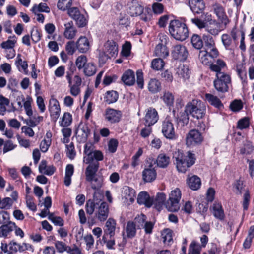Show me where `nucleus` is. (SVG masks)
Masks as SVG:
<instances>
[{
	"mask_svg": "<svg viewBox=\"0 0 254 254\" xmlns=\"http://www.w3.org/2000/svg\"><path fill=\"white\" fill-rule=\"evenodd\" d=\"M16 43V37L15 35L9 36L8 39L1 43L0 46L2 48L5 49H13Z\"/></svg>",
	"mask_w": 254,
	"mask_h": 254,
	"instance_id": "obj_47",
	"label": "nucleus"
},
{
	"mask_svg": "<svg viewBox=\"0 0 254 254\" xmlns=\"http://www.w3.org/2000/svg\"><path fill=\"white\" fill-rule=\"evenodd\" d=\"M27 245L26 243H23L20 244L13 240L9 243L8 248L9 252L16 253L18 251L21 252L27 250Z\"/></svg>",
	"mask_w": 254,
	"mask_h": 254,
	"instance_id": "obj_30",
	"label": "nucleus"
},
{
	"mask_svg": "<svg viewBox=\"0 0 254 254\" xmlns=\"http://www.w3.org/2000/svg\"><path fill=\"white\" fill-rule=\"evenodd\" d=\"M90 48V42L85 36H80L76 41V48L80 53H86Z\"/></svg>",
	"mask_w": 254,
	"mask_h": 254,
	"instance_id": "obj_25",
	"label": "nucleus"
},
{
	"mask_svg": "<svg viewBox=\"0 0 254 254\" xmlns=\"http://www.w3.org/2000/svg\"><path fill=\"white\" fill-rule=\"evenodd\" d=\"M231 83V77L226 73H219L216 75L213 81L215 89L220 93H225L228 91L229 85Z\"/></svg>",
	"mask_w": 254,
	"mask_h": 254,
	"instance_id": "obj_5",
	"label": "nucleus"
},
{
	"mask_svg": "<svg viewBox=\"0 0 254 254\" xmlns=\"http://www.w3.org/2000/svg\"><path fill=\"white\" fill-rule=\"evenodd\" d=\"M103 51L107 59L115 57L118 53V44L114 40H108L104 45Z\"/></svg>",
	"mask_w": 254,
	"mask_h": 254,
	"instance_id": "obj_17",
	"label": "nucleus"
},
{
	"mask_svg": "<svg viewBox=\"0 0 254 254\" xmlns=\"http://www.w3.org/2000/svg\"><path fill=\"white\" fill-rule=\"evenodd\" d=\"M96 72V67L93 63H87L84 68V73L87 76H91Z\"/></svg>",
	"mask_w": 254,
	"mask_h": 254,
	"instance_id": "obj_52",
	"label": "nucleus"
},
{
	"mask_svg": "<svg viewBox=\"0 0 254 254\" xmlns=\"http://www.w3.org/2000/svg\"><path fill=\"white\" fill-rule=\"evenodd\" d=\"M121 80L126 86L133 85L136 81L134 72L131 69L126 70L121 77Z\"/></svg>",
	"mask_w": 254,
	"mask_h": 254,
	"instance_id": "obj_23",
	"label": "nucleus"
},
{
	"mask_svg": "<svg viewBox=\"0 0 254 254\" xmlns=\"http://www.w3.org/2000/svg\"><path fill=\"white\" fill-rule=\"evenodd\" d=\"M131 44L129 41H126L123 45L121 53L123 56L127 57H128L131 52Z\"/></svg>",
	"mask_w": 254,
	"mask_h": 254,
	"instance_id": "obj_62",
	"label": "nucleus"
},
{
	"mask_svg": "<svg viewBox=\"0 0 254 254\" xmlns=\"http://www.w3.org/2000/svg\"><path fill=\"white\" fill-rule=\"evenodd\" d=\"M214 13L216 14L218 19L220 21V24L224 26L223 28H226L230 22L224 8L220 4H216L213 6Z\"/></svg>",
	"mask_w": 254,
	"mask_h": 254,
	"instance_id": "obj_18",
	"label": "nucleus"
},
{
	"mask_svg": "<svg viewBox=\"0 0 254 254\" xmlns=\"http://www.w3.org/2000/svg\"><path fill=\"white\" fill-rule=\"evenodd\" d=\"M218 55V51L215 50L211 52L202 50L200 51L199 57L202 64L209 66Z\"/></svg>",
	"mask_w": 254,
	"mask_h": 254,
	"instance_id": "obj_16",
	"label": "nucleus"
},
{
	"mask_svg": "<svg viewBox=\"0 0 254 254\" xmlns=\"http://www.w3.org/2000/svg\"><path fill=\"white\" fill-rule=\"evenodd\" d=\"M148 89L152 93H156L161 90L160 82L156 78L151 79L148 84Z\"/></svg>",
	"mask_w": 254,
	"mask_h": 254,
	"instance_id": "obj_40",
	"label": "nucleus"
},
{
	"mask_svg": "<svg viewBox=\"0 0 254 254\" xmlns=\"http://www.w3.org/2000/svg\"><path fill=\"white\" fill-rule=\"evenodd\" d=\"M128 5V13L131 16H137L142 14L144 8L137 1H132Z\"/></svg>",
	"mask_w": 254,
	"mask_h": 254,
	"instance_id": "obj_24",
	"label": "nucleus"
},
{
	"mask_svg": "<svg viewBox=\"0 0 254 254\" xmlns=\"http://www.w3.org/2000/svg\"><path fill=\"white\" fill-rule=\"evenodd\" d=\"M254 150V146L252 143L251 142H247L244 144V147L240 149V153L241 154H250Z\"/></svg>",
	"mask_w": 254,
	"mask_h": 254,
	"instance_id": "obj_64",
	"label": "nucleus"
},
{
	"mask_svg": "<svg viewBox=\"0 0 254 254\" xmlns=\"http://www.w3.org/2000/svg\"><path fill=\"white\" fill-rule=\"evenodd\" d=\"M205 97L206 100L209 103V104L215 108L220 109L223 107L222 103L217 96L211 94L206 93L205 94Z\"/></svg>",
	"mask_w": 254,
	"mask_h": 254,
	"instance_id": "obj_37",
	"label": "nucleus"
},
{
	"mask_svg": "<svg viewBox=\"0 0 254 254\" xmlns=\"http://www.w3.org/2000/svg\"><path fill=\"white\" fill-rule=\"evenodd\" d=\"M116 226V221L113 218H109L105 225L103 236H109L110 238H112L115 234Z\"/></svg>",
	"mask_w": 254,
	"mask_h": 254,
	"instance_id": "obj_22",
	"label": "nucleus"
},
{
	"mask_svg": "<svg viewBox=\"0 0 254 254\" xmlns=\"http://www.w3.org/2000/svg\"><path fill=\"white\" fill-rule=\"evenodd\" d=\"M159 42L155 47L154 54L159 58H165L169 56V52L167 47L169 38L166 35H159Z\"/></svg>",
	"mask_w": 254,
	"mask_h": 254,
	"instance_id": "obj_7",
	"label": "nucleus"
},
{
	"mask_svg": "<svg viewBox=\"0 0 254 254\" xmlns=\"http://www.w3.org/2000/svg\"><path fill=\"white\" fill-rule=\"evenodd\" d=\"M64 37L69 40H72L75 38L77 33V30L74 26L73 23L70 21L64 24Z\"/></svg>",
	"mask_w": 254,
	"mask_h": 254,
	"instance_id": "obj_21",
	"label": "nucleus"
},
{
	"mask_svg": "<svg viewBox=\"0 0 254 254\" xmlns=\"http://www.w3.org/2000/svg\"><path fill=\"white\" fill-rule=\"evenodd\" d=\"M155 166L152 164V162L147 160L145 168L142 172V179L146 182H151L156 178Z\"/></svg>",
	"mask_w": 254,
	"mask_h": 254,
	"instance_id": "obj_15",
	"label": "nucleus"
},
{
	"mask_svg": "<svg viewBox=\"0 0 254 254\" xmlns=\"http://www.w3.org/2000/svg\"><path fill=\"white\" fill-rule=\"evenodd\" d=\"M56 170L53 165L48 166L46 160H43L39 166V171L41 174L51 176L53 175Z\"/></svg>",
	"mask_w": 254,
	"mask_h": 254,
	"instance_id": "obj_34",
	"label": "nucleus"
},
{
	"mask_svg": "<svg viewBox=\"0 0 254 254\" xmlns=\"http://www.w3.org/2000/svg\"><path fill=\"white\" fill-rule=\"evenodd\" d=\"M136 229L135 224L132 221H128L126 225L125 230L126 233V236L128 238L132 239L134 238L136 234Z\"/></svg>",
	"mask_w": 254,
	"mask_h": 254,
	"instance_id": "obj_42",
	"label": "nucleus"
},
{
	"mask_svg": "<svg viewBox=\"0 0 254 254\" xmlns=\"http://www.w3.org/2000/svg\"><path fill=\"white\" fill-rule=\"evenodd\" d=\"M122 194L124 197L127 201L133 202L136 197V192L135 190L128 186H124L122 189Z\"/></svg>",
	"mask_w": 254,
	"mask_h": 254,
	"instance_id": "obj_32",
	"label": "nucleus"
},
{
	"mask_svg": "<svg viewBox=\"0 0 254 254\" xmlns=\"http://www.w3.org/2000/svg\"><path fill=\"white\" fill-rule=\"evenodd\" d=\"M9 103L10 101L8 98L4 97L2 95H0V114L1 115H3L6 112V106H8Z\"/></svg>",
	"mask_w": 254,
	"mask_h": 254,
	"instance_id": "obj_56",
	"label": "nucleus"
},
{
	"mask_svg": "<svg viewBox=\"0 0 254 254\" xmlns=\"http://www.w3.org/2000/svg\"><path fill=\"white\" fill-rule=\"evenodd\" d=\"M49 110L50 116L55 122L57 120L60 115L61 108L59 101L55 98H51L49 101Z\"/></svg>",
	"mask_w": 254,
	"mask_h": 254,
	"instance_id": "obj_20",
	"label": "nucleus"
},
{
	"mask_svg": "<svg viewBox=\"0 0 254 254\" xmlns=\"http://www.w3.org/2000/svg\"><path fill=\"white\" fill-rule=\"evenodd\" d=\"M146 216L144 214H140L135 217L133 223L135 224V227L137 229H141L143 228L146 222Z\"/></svg>",
	"mask_w": 254,
	"mask_h": 254,
	"instance_id": "obj_55",
	"label": "nucleus"
},
{
	"mask_svg": "<svg viewBox=\"0 0 254 254\" xmlns=\"http://www.w3.org/2000/svg\"><path fill=\"white\" fill-rule=\"evenodd\" d=\"M188 51L186 47L181 44H178L172 47L171 56L175 60L184 61L188 57Z\"/></svg>",
	"mask_w": 254,
	"mask_h": 254,
	"instance_id": "obj_14",
	"label": "nucleus"
},
{
	"mask_svg": "<svg viewBox=\"0 0 254 254\" xmlns=\"http://www.w3.org/2000/svg\"><path fill=\"white\" fill-rule=\"evenodd\" d=\"M145 116L143 118L144 125L152 126L159 120V116L155 108L149 107L145 110Z\"/></svg>",
	"mask_w": 254,
	"mask_h": 254,
	"instance_id": "obj_13",
	"label": "nucleus"
},
{
	"mask_svg": "<svg viewBox=\"0 0 254 254\" xmlns=\"http://www.w3.org/2000/svg\"><path fill=\"white\" fill-rule=\"evenodd\" d=\"M84 149V153L86 155L85 157L87 159H103L102 153L99 150H95L93 144L87 143L85 144Z\"/></svg>",
	"mask_w": 254,
	"mask_h": 254,
	"instance_id": "obj_19",
	"label": "nucleus"
},
{
	"mask_svg": "<svg viewBox=\"0 0 254 254\" xmlns=\"http://www.w3.org/2000/svg\"><path fill=\"white\" fill-rule=\"evenodd\" d=\"M213 216L219 220H223L225 218V214L222 204L220 202H215L210 208Z\"/></svg>",
	"mask_w": 254,
	"mask_h": 254,
	"instance_id": "obj_26",
	"label": "nucleus"
},
{
	"mask_svg": "<svg viewBox=\"0 0 254 254\" xmlns=\"http://www.w3.org/2000/svg\"><path fill=\"white\" fill-rule=\"evenodd\" d=\"M137 201L139 204H144L146 206L150 207L152 205V199L150 197L146 192H141L139 193Z\"/></svg>",
	"mask_w": 254,
	"mask_h": 254,
	"instance_id": "obj_31",
	"label": "nucleus"
},
{
	"mask_svg": "<svg viewBox=\"0 0 254 254\" xmlns=\"http://www.w3.org/2000/svg\"><path fill=\"white\" fill-rule=\"evenodd\" d=\"M186 4L194 15L205 14L206 5L204 0H188Z\"/></svg>",
	"mask_w": 254,
	"mask_h": 254,
	"instance_id": "obj_11",
	"label": "nucleus"
},
{
	"mask_svg": "<svg viewBox=\"0 0 254 254\" xmlns=\"http://www.w3.org/2000/svg\"><path fill=\"white\" fill-rule=\"evenodd\" d=\"M72 4V0H59L57 3V7L62 11L68 10L71 8Z\"/></svg>",
	"mask_w": 254,
	"mask_h": 254,
	"instance_id": "obj_51",
	"label": "nucleus"
},
{
	"mask_svg": "<svg viewBox=\"0 0 254 254\" xmlns=\"http://www.w3.org/2000/svg\"><path fill=\"white\" fill-rule=\"evenodd\" d=\"M161 99L167 106H172L174 103V97L172 93L169 91H166Z\"/></svg>",
	"mask_w": 254,
	"mask_h": 254,
	"instance_id": "obj_54",
	"label": "nucleus"
},
{
	"mask_svg": "<svg viewBox=\"0 0 254 254\" xmlns=\"http://www.w3.org/2000/svg\"><path fill=\"white\" fill-rule=\"evenodd\" d=\"M99 160H84V162L88 164L85 171L86 180L90 182L92 189L96 191L100 192L99 190L102 186V180L96 177V173L99 168Z\"/></svg>",
	"mask_w": 254,
	"mask_h": 254,
	"instance_id": "obj_2",
	"label": "nucleus"
},
{
	"mask_svg": "<svg viewBox=\"0 0 254 254\" xmlns=\"http://www.w3.org/2000/svg\"><path fill=\"white\" fill-rule=\"evenodd\" d=\"M165 65V62L161 58H156L151 62V67L153 69L158 71L161 70Z\"/></svg>",
	"mask_w": 254,
	"mask_h": 254,
	"instance_id": "obj_50",
	"label": "nucleus"
},
{
	"mask_svg": "<svg viewBox=\"0 0 254 254\" xmlns=\"http://www.w3.org/2000/svg\"><path fill=\"white\" fill-rule=\"evenodd\" d=\"M13 204V201L10 197H5L2 199L0 203V208L1 209H10Z\"/></svg>",
	"mask_w": 254,
	"mask_h": 254,
	"instance_id": "obj_61",
	"label": "nucleus"
},
{
	"mask_svg": "<svg viewBox=\"0 0 254 254\" xmlns=\"http://www.w3.org/2000/svg\"><path fill=\"white\" fill-rule=\"evenodd\" d=\"M166 199V195L164 193H158L155 198L152 200V205H154L157 210L160 211L164 205Z\"/></svg>",
	"mask_w": 254,
	"mask_h": 254,
	"instance_id": "obj_35",
	"label": "nucleus"
},
{
	"mask_svg": "<svg viewBox=\"0 0 254 254\" xmlns=\"http://www.w3.org/2000/svg\"><path fill=\"white\" fill-rule=\"evenodd\" d=\"M69 16L73 19L79 28L85 27L88 23L86 12H81L77 7H72L68 10Z\"/></svg>",
	"mask_w": 254,
	"mask_h": 254,
	"instance_id": "obj_8",
	"label": "nucleus"
},
{
	"mask_svg": "<svg viewBox=\"0 0 254 254\" xmlns=\"http://www.w3.org/2000/svg\"><path fill=\"white\" fill-rule=\"evenodd\" d=\"M242 33H245V32L242 30H238L236 27H233L230 32V35L237 46L239 43V37H242Z\"/></svg>",
	"mask_w": 254,
	"mask_h": 254,
	"instance_id": "obj_53",
	"label": "nucleus"
},
{
	"mask_svg": "<svg viewBox=\"0 0 254 254\" xmlns=\"http://www.w3.org/2000/svg\"><path fill=\"white\" fill-rule=\"evenodd\" d=\"M72 122V115L69 112H65L60 121V125L63 127H67Z\"/></svg>",
	"mask_w": 254,
	"mask_h": 254,
	"instance_id": "obj_46",
	"label": "nucleus"
},
{
	"mask_svg": "<svg viewBox=\"0 0 254 254\" xmlns=\"http://www.w3.org/2000/svg\"><path fill=\"white\" fill-rule=\"evenodd\" d=\"M224 26L220 24V26H215L213 25H209L207 24L206 27H205L206 30L210 33L211 35L213 36H216L219 34L220 32L225 29L226 28H223Z\"/></svg>",
	"mask_w": 254,
	"mask_h": 254,
	"instance_id": "obj_49",
	"label": "nucleus"
},
{
	"mask_svg": "<svg viewBox=\"0 0 254 254\" xmlns=\"http://www.w3.org/2000/svg\"><path fill=\"white\" fill-rule=\"evenodd\" d=\"M104 116L105 120L110 124H116L121 120L122 112L120 110L108 107L105 110Z\"/></svg>",
	"mask_w": 254,
	"mask_h": 254,
	"instance_id": "obj_12",
	"label": "nucleus"
},
{
	"mask_svg": "<svg viewBox=\"0 0 254 254\" xmlns=\"http://www.w3.org/2000/svg\"><path fill=\"white\" fill-rule=\"evenodd\" d=\"M191 43L193 47L200 49L203 46V39L197 34H193L191 39Z\"/></svg>",
	"mask_w": 254,
	"mask_h": 254,
	"instance_id": "obj_48",
	"label": "nucleus"
},
{
	"mask_svg": "<svg viewBox=\"0 0 254 254\" xmlns=\"http://www.w3.org/2000/svg\"><path fill=\"white\" fill-rule=\"evenodd\" d=\"M103 194L101 192L94 193L93 199L88 200L86 203V213L91 215L95 211V216L100 221H105L108 217L109 208L108 204L102 201Z\"/></svg>",
	"mask_w": 254,
	"mask_h": 254,
	"instance_id": "obj_1",
	"label": "nucleus"
},
{
	"mask_svg": "<svg viewBox=\"0 0 254 254\" xmlns=\"http://www.w3.org/2000/svg\"><path fill=\"white\" fill-rule=\"evenodd\" d=\"M176 73L180 78H182L184 80L189 78L190 73L188 67L184 64H180L178 66Z\"/></svg>",
	"mask_w": 254,
	"mask_h": 254,
	"instance_id": "obj_45",
	"label": "nucleus"
},
{
	"mask_svg": "<svg viewBox=\"0 0 254 254\" xmlns=\"http://www.w3.org/2000/svg\"><path fill=\"white\" fill-rule=\"evenodd\" d=\"M185 111L193 118L198 120L203 118L205 116L206 108L201 100L193 99L187 104Z\"/></svg>",
	"mask_w": 254,
	"mask_h": 254,
	"instance_id": "obj_4",
	"label": "nucleus"
},
{
	"mask_svg": "<svg viewBox=\"0 0 254 254\" xmlns=\"http://www.w3.org/2000/svg\"><path fill=\"white\" fill-rule=\"evenodd\" d=\"M31 11L34 14L40 12L49 13L50 8L46 3H40L39 4H35L31 9Z\"/></svg>",
	"mask_w": 254,
	"mask_h": 254,
	"instance_id": "obj_44",
	"label": "nucleus"
},
{
	"mask_svg": "<svg viewBox=\"0 0 254 254\" xmlns=\"http://www.w3.org/2000/svg\"><path fill=\"white\" fill-rule=\"evenodd\" d=\"M165 7L163 4L158 2H154L152 5V9L155 15H160L164 12Z\"/></svg>",
	"mask_w": 254,
	"mask_h": 254,
	"instance_id": "obj_57",
	"label": "nucleus"
},
{
	"mask_svg": "<svg viewBox=\"0 0 254 254\" xmlns=\"http://www.w3.org/2000/svg\"><path fill=\"white\" fill-rule=\"evenodd\" d=\"M194 163V160H176L175 164L179 172L185 173Z\"/></svg>",
	"mask_w": 254,
	"mask_h": 254,
	"instance_id": "obj_27",
	"label": "nucleus"
},
{
	"mask_svg": "<svg viewBox=\"0 0 254 254\" xmlns=\"http://www.w3.org/2000/svg\"><path fill=\"white\" fill-rule=\"evenodd\" d=\"M189 187L192 190H196L199 189L201 185L200 179L196 175L189 178L187 181Z\"/></svg>",
	"mask_w": 254,
	"mask_h": 254,
	"instance_id": "obj_39",
	"label": "nucleus"
},
{
	"mask_svg": "<svg viewBox=\"0 0 254 254\" xmlns=\"http://www.w3.org/2000/svg\"><path fill=\"white\" fill-rule=\"evenodd\" d=\"M15 223L9 222L0 227V237L6 238L14 230Z\"/></svg>",
	"mask_w": 254,
	"mask_h": 254,
	"instance_id": "obj_29",
	"label": "nucleus"
},
{
	"mask_svg": "<svg viewBox=\"0 0 254 254\" xmlns=\"http://www.w3.org/2000/svg\"><path fill=\"white\" fill-rule=\"evenodd\" d=\"M118 93L114 90L108 91L104 96V101L108 104L116 102L118 99Z\"/></svg>",
	"mask_w": 254,
	"mask_h": 254,
	"instance_id": "obj_43",
	"label": "nucleus"
},
{
	"mask_svg": "<svg viewBox=\"0 0 254 254\" xmlns=\"http://www.w3.org/2000/svg\"><path fill=\"white\" fill-rule=\"evenodd\" d=\"M236 71L242 81L243 86H246L247 84V77L245 67L242 64L237 65Z\"/></svg>",
	"mask_w": 254,
	"mask_h": 254,
	"instance_id": "obj_41",
	"label": "nucleus"
},
{
	"mask_svg": "<svg viewBox=\"0 0 254 254\" xmlns=\"http://www.w3.org/2000/svg\"><path fill=\"white\" fill-rule=\"evenodd\" d=\"M204 41L205 50L204 51H218L215 46V41L212 37L209 35H203V42Z\"/></svg>",
	"mask_w": 254,
	"mask_h": 254,
	"instance_id": "obj_33",
	"label": "nucleus"
},
{
	"mask_svg": "<svg viewBox=\"0 0 254 254\" xmlns=\"http://www.w3.org/2000/svg\"><path fill=\"white\" fill-rule=\"evenodd\" d=\"M76 49V42L75 43L74 41H69L67 42L65 45V50L68 55H73Z\"/></svg>",
	"mask_w": 254,
	"mask_h": 254,
	"instance_id": "obj_59",
	"label": "nucleus"
},
{
	"mask_svg": "<svg viewBox=\"0 0 254 254\" xmlns=\"http://www.w3.org/2000/svg\"><path fill=\"white\" fill-rule=\"evenodd\" d=\"M250 122L249 118L248 117H244L238 121L237 128L242 130L248 128Z\"/></svg>",
	"mask_w": 254,
	"mask_h": 254,
	"instance_id": "obj_58",
	"label": "nucleus"
},
{
	"mask_svg": "<svg viewBox=\"0 0 254 254\" xmlns=\"http://www.w3.org/2000/svg\"><path fill=\"white\" fill-rule=\"evenodd\" d=\"M161 131L164 136L169 139L175 138V132L173 124L169 117H167L162 122Z\"/></svg>",
	"mask_w": 254,
	"mask_h": 254,
	"instance_id": "obj_10",
	"label": "nucleus"
},
{
	"mask_svg": "<svg viewBox=\"0 0 254 254\" xmlns=\"http://www.w3.org/2000/svg\"><path fill=\"white\" fill-rule=\"evenodd\" d=\"M221 41L225 49L229 51H234L237 47V45L231 38L228 34H223L221 36Z\"/></svg>",
	"mask_w": 254,
	"mask_h": 254,
	"instance_id": "obj_28",
	"label": "nucleus"
},
{
	"mask_svg": "<svg viewBox=\"0 0 254 254\" xmlns=\"http://www.w3.org/2000/svg\"><path fill=\"white\" fill-rule=\"evenodd\" d=\"M21 100L22 102H24V108L26 112V114L29 117L32 116L33 115V111L31 107V102L32 101V98L28 96L26 98V100L25 101V98L23 95H21V97H18L17 100Z\"/></svg>",
	"mask_w": 254,
	"mask_h": 254,
	"instance_id": "obj_38",
	"label": "nucleus"
},
{
	"mask_svg": "<svg viewBox=\"0 0 254 254\" xmlns=\"http://www.w3.org/2000/svg\"><path fill=\"white\" fill-rule=\"evenodd\" d=\"M169 31L171 35L177 40L183 41L189 36V30L187 25L179 20L170 21Z\"/></svg>",
	"mask_w": 254,
	"mask_h": 254,
	"instance_id": "obj_3",
	"label": "nucleus"
},
{
	"mask_svg": "<svg viewBox=\"0 0 254 254\" xmlns=\"http://www.w3.org/2000/svg\"><path fill=\"white\" fill-rule=\"evenodd\" d=\"M42 34L40 30L36 28H33L31 31V37L33 42L37 43L39 42L41 38Z\"/></svg>",
	"mask_w": 254,
	"mask_h": 254,
	"instance_id": "obj_63",
	"label": "nucleus"
},
{
	"mask_svg": "<svg viewBox=\"0 0 254 254\" xmlns=\"http://www.w3.org/2000/svg\"><path fill=\"white\" fill-rule=\"evenodd\" d=\"M201 246L198 244L193 241L190 245L189 251L191 254H200Z\"/></svg>",
	"mask_w": 254,
	"mask_h": 254,
	"instance_id": "obj_60",
	"label": "nucleus"
},
{
	"mask_svg": "<svg viewBox=\"0 0 254 254\" xmlns=\"http://www.w3.org/2000/svg\"><path fill=\"white\" fill-rule=\"evenodd\" d=\"M209 66L212 71L216 72V75L219 73H224V72H221V70L226 66V64L223 60L218 59L215 64H214L213 62Z\"/></svg>",
	"mask_w": 254,
	"mask_h": 254,
	"instance_id": "obj_36",
	"label": "nucleus"
},
{
	"mask_svg": "<svg viewBox=\"0 0 254 254\" xmlns=\"http://www.w3.org/2000/svg\"><path fill=\"white\" fill-rule=\"evenodd\" d=\"M203 141L202 134L197 129H191L186 135V144L187 146L200 144Z\"/></svg>",
	"mask_w": 254,
	"mask_h": 254,
	"instance_id": "obj_9",
	"label": "nucleus"
},
{
	"mask_svg": "<svg viewBox=\"0 0 254 254\" xmlns=\"http://www.w3.org/2000/svg\"><path fill=\"white\" fill-rule=\"evenodd\" d=\"M181 198V191L178 188L171 191L169 198L165 204L166 208L172 212H175L179 210V202Z\"/></svg>",
	"mask_w": 254,
	"mask_h": 254,
	"instance_id": "obj_6",
	"label": "nucleus"
}]
</instances>
